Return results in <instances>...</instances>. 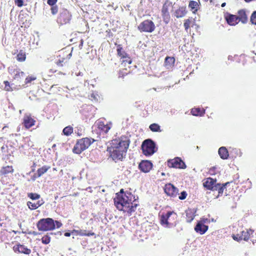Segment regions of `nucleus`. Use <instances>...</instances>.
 Returning <instances> with one entry per match:
<instances>
[{
	"mask_svg": "<svg viewBox=\"0 0 256 256\" xmlns=\"http://www.w3.org/2000/svg\"><path fill=\"white\" fill-rule=\"evenodd\" d=\"M190 113L194 116H202L205 114V110L203 108H194L191 110Z\"/></svg>",
	"mask_w": 256,
	"mask_h": 256,
	"instance_id": "31",
	"label": "nucleus"
},
{
	"mask_svg": "<svg viewBox=\"0 0 256 256\" xmlns=\"http://www.w3.org/2000/svg\"><path fill=\"white\" fill-rule=\"evenodd\" d=\"M57 1L58 0H48L47 3L48 5L53 6V5H55Z\"/></svg>",
	"mask_w": 256,
	"mask_h": 256,
	"instance_id": "50",
	"label": "nucleus"
},
{
	"mask_svg": "<svg viewBox=\"0 0 256 256\" xmlns=\"http://www.w3.org/2000/svg\"><path fill=\"white\" fill-rule=\"evenodd\" d=\"M95 141L96 140L94 138L87 137L78 140L72 149V152L74 154H80Z\"/></svg>",
	"mask_w": 256,
	"mask_h": 256,
	"instance_id": "3",
	"label": "nucleus"
},
{
	"mask_svg": "<svg viewBox=\"0 0 256 256\" xmlns=\"http://www.w3.org/2000/svg\"><path fill=\"white\" fill-rule=\"evenodd\" d=\"M224 18L230 26H236L239 22L237 16L230 13H226L224 15Z\"/></svg>",
	"mask_w": 256,
	"mask_h": 256,
	"instance_id": "17",
	"label": "nucleus"
},
{
	"mask_svg": "<svg viewBox=\"0 0 256 256\" xmlns=\"http://www.w3.org/2000/svg\"><path fill=\"white\" fill-rule=\"evenodd\" d=\"M237 18L239 22L245 24L248 21V18L246 12V10L244 9H241L238 11Z\"/></svg>",
	"mask_w": 256,
	"mask_h": 256,
	"instance_id": "20",
	"label": "nucleus"
},
{
	"mask_svg": "<svg viewBox=\"0 0 256 256\" xmlns=\"http://www.w3.org/2000/svg\"><path fill=\"white\" fill-rule=\"evenodd\" d=\"M16 60L20 62H23L26 59V54L23 50H20L16 56Z\"/></svg>",
	"mask_w": 256,
	"mask_h": 256,
	"instance_id": "34",
	"label": "nucleus"
},
{
	"mask_svg": "<svg viewBox=\"0 0 256 256\" xmlns=\"http://www.w3.org/2000/svg\"><path fill=\"white\" fill-rule=\"evenodd\" d=\"M204 2H208V1H210V2H212V0H203Z\"/></svg>",
	"mask_w": 256,
	"mask_h": 256,
	"instance_id": "57",
	"label": "nucleus"
},
{
	"mask_svg": "<svg viewBox=\"0 0 256 256\" xmlns=\"http://www.w3.org/2000/svg\"><path fill=\"white\" fill-rule=\"evenodd\" d=\"M122 58L123 59V62L128 63V64H130L132 63V59L128 54H126V56Z\"/></svg>",
	"mask_w": 256,
	"mask_h": 256,
	"instance_id": "45",
	"label": "nucleus"
},
{
	"mask_svg": "<svg viewBox=\"0 0 256 256\" xmlns=\"http://www.w3.org/2000/svg\"><path fill=\"white\" fill-rule=\"evenodd\" d=\"M55 146H56V144H54L52 146V148H54V147H55Z\"/></svg>",
	"mask_w": 256,
	"mask_h": 256,
	"instance_id": "61",
	"label": "nucleus"
},
{
	"mask_svg": "<svg viewBox=\"0 0 256 256\" xmlns=\"http://www.w3.org/2000/svg\"><path fill=\"white\" fill-rule=\"evenodd\" d=\"M32 234H33L34 235H36V234H37V233H36V232H32Z\"/></svg>",
	"mask_w": 256,
	"mask_h": 256,
	"instance_id": "60",
	"label": "nucleus"
},
{
	"mask_svg": "<svg viewBox=\"0 0 256 256\" xmlns=\"http://www.w3.org/2000/svg\"><path fill=\"white\" fill-rule=\"evenodd\" d=\"M195 23V20L192 17H190L187 19L184 20V26L185 30L188 32V30L190 28L192 27Z\"/></svg>",
	"mask_w": 256,
	"mask_h": 256,
	"instance_id": "28",
	"label": "nucleus"
},
{
	"mask_svg": "<svg viewBox=\"0 0 256 256\" xmlns=\"http://www.w3.org/2000/svg\"><path fill=\"white\" fill-rule=\"evenodd\" d=\"M176 216V214L173 211L163 214L160 216V224L165 228H170L174 223Z\"/></svg>",
	"mask_w": 256,
	"mask_h": 256,
	"instance_id": "5",
	"label": "nucleus"
},
{
	"mask_svg": "<svg viewBox=\"0 0 256 256\" xmlns=\"http://www.w3.org/2000/svg\"><path fill=\"white\" fill-rule=\"evenodd\" d=\"M4 90L6 92H12L15 90L16 88H15L12 87L13 84H10V82L8 80H4Z\"/></svg>",
	"mask_w": 256,
	"mask_h": 256,
	"instance_id": "36",
	"label": "nucleus"
},
{
	"mask_svg": "<svg viewBox=\"0 0 256 256\" xmlns=\"http://www.w3.org/2000/svg\"><path fill=\"white\" fill-rule=\"evenodd\" d=\"M13 250L16 253H20L28 255H29L32 252V250L30 248L20 244L14 246H13Z\"/></svg>",
	"mask_w": 256,
	"mask_h": 256,
	"instance_id": "15",
	"label": "nucleus"
},
{
	"mask_svg": "<svg viewBox=\"0 0 256 256\" xmlns=\"http://www.w3.org/2000/svg\"><path fill=\"white\" fill-rule=\"evenodd\" d=\"M130 140L125 136L112 140L107 148L109 156L115 162L122 161L126 156Z\"/></svg>",
	"mask_w": 256,
	"mask_h": 256,
	"instance_id": "2",
	"label": "nucleus"
},
{
	"mask_svg": "<svg viewBox=\"0 0 256 256\" xmlns=\"http://www.w3.org/2000/svg\"><path fill=\"white\" fill-rule=\"evenodd\" d=\"M54 224H55V228L56 227L57 228H60L62 225V223L58 221V220H55Z\"/></svg>",
	"mask_w": 256,
	"mask_h": 256,
	"instance_id": "51",
	"label": "nucleus"
},
{
	"mask_svg": "<svg viewBox=\"0 0 256 256\" xmlns=\"http://www.w3.org/2000/svg\"><path fill=\"white\" fill-rule=\"evenodd\" d=\"M72 233H74L76 236H95L94 232L92 231L87 232L86 230H72Z\"/></svg>",
	"mask_w": 256,
	"mask_h": 256,
	"instance_id": "24",
	"label": "nucleus"
},
{
	"mask_svg": "<svg viewBox=\"0 0 256 256\" xmlns=\"http://www.w3.org/2000/svg\"><path fill=\"white\" fill-rule=\"evenodd\" d=\"M98 128L101 132L106 134L111 128V124L105 123L104 121L99 120L98 123Z\"/></svg>",
	"mask_w": 256,
	"mask_h": 256,
	"instance_id": "22",
	"label": "nucleus"
},
{
	"mask_svg": "<svg viewBox=\"0 0 256 256\" xmlns=\"http://www.w3.org/2000/svg\"><path fill=\"white\" fill-rule=\"evenodd\" d=\"M14 4L18 7H22L24 6V1L23 0H14Z\"/></svg>",
	"mask_w": 256,
	"mask_h": 256,
	"instance_id": "46",
	"label": "nucleus"
},
{
	"mask_svg": "<svg viewBox=\"0 0 256 256\" xmlns=\"http://www.w3.org/2000/svg\"><path fill=\"white\" fill-rule=\"evenodd\" d=\"M150 130L153 132H161L160 126L157 124L154 123L149 126Z\"/></svg>",
	"mask_w": 256,
	"mask_h": 256,
	"instance_id": "37",
	"label": "nucleus"
},
{
	"mask_svg": "<svg viewBox=\"0 0 256 256\" xmlns=\"http://www.w3.org/2000/svg\"><path fill=\"white\" fill-rule=\"evenodd\" d=\"M152 167V163L148 160H142L138 165L139 169L144 172H148Z\"/></svg>",
	"mask_w": 256,
	"mask_h": 256,
	"instance_id": "18",
	"label": "nucleus"
},
{
	"mask_svg": "<svg viewBox=\"0 0 256 256\" xmlns=\"http://www.w3.org/2000/svg\"><path fill=\"white\" fill-rule=\"evenodd\" d=\"M116 51H117L118 55L121 58L126 56V54H127L126 53V52L123 50L122 46L121 44H118L117 46Z\"/></svg>",
	"mask_w": 256,
	"mask_h": 256,
	"instance_id": "35",
	"label": "nucleus"
},
{
	"mask_svg": "<svg viewBox=\"0 0 256 256\" xmlns=\"http://www.w3.org/2000/svg\"><path fill=\"white\" fill-rule=\"evenodd\" d=\"M13 72L14 74L13 78L17 80H21L24 76V73L20 69H14Z\"/></svg>",
	"mask_w": 256,
	"mask_h": 256,
	"instance_id": "33",
	"label": "nucleus"
},
{
	"mask_svg": "<svg viewBox=\"0 0 256 256\" xmlns=\"http://www.w3.org/2000/svg\"><path fill=\"white\" fill-rule=\"evenodd\" d=\"M50 168V166H44L38 169L36 172L32 177L31 179L34 181L36 178L40 177L44 174L46 173L47 171Z\"/></svg>",
	"mask_w": 256,
	"mask_h": 256,
	"instance_id": "19",
	"label": "nucleus"
},
{
	"mask_svg": "<svg viewBox=\"0 0 256 256\" xmlns=\"http://www.w3.org/2000/svg\"><path fill=\"white\" fill-rule=\"evenodd\" d=\"M36 166V164H35V163H34V164H33V166H34H34Z\"/></svg>",
	"mask_w": 256,
	"mask_h": 256,
	"instance_id": "62",
	"label": "nucleus"
},
{
	"mask_svg": "<svg viewBox=\"0 0 256 256\" xmlns=\"http://www.w3.org/2000/svg\"><path fill=\"white\" fill-rule=\"evenodd\" d=\"M58 72V70L54 68H50L49 70V72L52 74H54Z\"/></svg>",
	"mask_w": 256,
	"mask_h": 256,
	"instance_id": "54",
	"label": "nucleus"
},
{
	"mask_svg": "<svg viewBox=\"0 0 256 256\" xmlns=\"http://www.w3.org/2000/svg\"><path fill=\"white\" fill-rule=\"evenodd\" d=\"M28 196L32 200H38L40 198V194L32 192L28 194Z\"/></svg>",
	"mask_w": 256,
	"mask_h": 256,
	"instance_id": "41",
	"label": "nucleus"
},
{
	"mask_svg": "<svg viewBox=\"0 0 256 256\" xmlns=\"http://www.w3.org/2000/svg\"><path fill=\"white\" fill-rule=\"evenodd\" d=\"M36 80V76L34 75L28 76L25 79L24 83L26 84L31 83L32 81Z\"/></svg>",
	"mask_w": 256,
	"mask_h": 256,
	"instance_id": "40",
	"label": "nucleus"
},
{
	"mask_svg": "<svg viewBox=\"0 0 256 256\" xmlns=\"http://www.w3.org/2000/svg\"><path fill=\"white\" fill-rule=\"evenodd\" d=\"M172 3L170 0H166L163 4L161 12L164 22L168 24L170 20V10L172 8Z\"/></svg>",
	"mask_w": 256,
	"mask_h": 256,
	"instance_id": "9",
	"label": "nucleus"
},
{
	"mask_svg": "<svg viewBox=\"0 0 256 256\" xmlns=\"http://www.w3.org/2000/svg\"><path fill=\"white\" fill-rule=\"evenodd\" d=\"M142 153L146 156H152L156 152V144L150 139L144 140L142 144Z\"/></svg>",
	"mask_w": 256,
	"mask_h": 256,
	"instance_id": "8",
	"label": "nucleus"
},
{
	"mask_svg": "<svg viewBox=\"0 0 256 256\" xmlns=\"http://www.w3.org/2000/svg\"><path fill=\"white\" fill-rule=\"evenodd\" d=\"M64 236L66 237L70 236V233L68 232H65Z\"/></svg>",
	"mask_w": 256,
	"mask_h": 256,
	"instance_id": "55",
	"label": "nucleus"
},
{
	"mask_svg": "<svg viewBox=\"0 0 256 256\" xmlns=\"http://www.w3.org/2000/svg\"><path fill=\"white\" fill-rule=\"evenodd\" d=\"M53 170H56V168H53Z\"/></svg>",
	"mask_w": 256,
	"mask_h": 256,
	"instance_id": "64",
	"label": "nucleus"
},
{
	"mask_svg": "<svg viewBox=\"0 0 256 256\" xmlns=\"http://www.w3.org/2000/svg\"><path fill=\"white\" fill-rule=\"evenodd\" d=\"M230 182H227L224 184H220L219 183H218L216 186H215V188H214L213 191H218V194L216 197L221 196L222 195L224 192V190L225 188V186L228 184Z\"/></svg>",
	"mask_w": 256,
	"mask_h": 256,
	"instance_id": "29",
	"label": "nucleus"
},
{
	"mask_svg": "<svg viewBox=\"0 0 256 256\" xmlns=\"http://www.w3.org/2000/svg\"><path fill=\"white\" fill-rule=\"evenodd\" d=\"M210 220V222H216V220H214V218H212V219H211V220Z\"/></svg>",
	"mask_w": 256,
	"mask_h": 256,
	"instance_id": "58",
	"label": "nucleus"
},
{
	"mask_svg": "<svg viewBox=\"0 0 256 256\" xmlns=\"http://www.w3.org/2000/svg\"><path fill=\"white\" fill-rule=\"evenodd\" d=\"M58 74H64V73H62V72H59Z\"/></svg>",
	"mask_w": 256,
	"mask_h": 256,
	"instance_id": "59",
	"label": "nucleus"
},
{
	"mask_svg": "<svg viewBox=\"0 0 256 256\" xmlns=\"http://www.w3.org/2000/svg\"><path fill=\"white\" fill-rule=\"evenodd\" d=\"M36 120L30 114H26L22 119V124L26 129H29L35 125Z\"/></svg>",
	"mask_w": 256,
	"mask_h": 256,
	"instance_id": "14",
	"label": "nucleus"
},
{
	"mask_svg": "<svg viewBox=\"0 0 256 256\" xmlns=\"http://www.w3.org/2000/svg\"><path fill=\"white\" fill-rule=\"evenodd\" d=\"M253 232L254 230L251 229L243 230L242 228H240V230H237V234H232V236L234 240L237 242H240L242 240L248 241Z\"/></svg>",
	"mask_w": 256,
	"mask_h": 256,
	"instance_id": "7",
	"label": "nucleus"
},
{
	"mask_svg": "<svg viewBox=\"0 0 256 256\" xmlns=\"http://www.w3.org/2000/svg\"><path fill=\"white\" fill-rule=\"evenodd\" d=\"M8 148V146H2L1 148V150L2 152H6V150H7Z\"/></svg>",
	"mask_w": 256,
	"mask_h": 256,
	"instance_id": "52",
	"label": "nucleus"
},
{
	"mask_svg": "<svg viewBox=\"0 0 256 256\" xmlns=\"http://www.w3.org/2000/svg\"><path fill=\"white\" fill-rule=\"evenodd\" d=\"M114 201L116 208L118 210L122 211L128 216H130L135 212L139 206V202L136 196L130 192H124L123 189H121L116 194Z\"/></svg>",
	"mask_w": 256,
	"mask_h": 256,
	"instance_id": "1",
	"label": "nucleus"
},
{
	"mask_svg": "<svg viewBox=\"0 0 256 256\" xmlns=\"http://www.w3.org/2000/svg\"><path fill=\"white\" fill-rule=\"evenodd\" d=\"M72 54V50L63 48L58 52L56 64L59 67H62L70 59Z\"/></svg>",
	"mask_w": 256,
	"mask_h": 256,
	"instance_id": "6",
	"label": "nucleus"
},
{
	"mask_svg": "<svg viewBox=\"0 0 256 256\" xmlns=\"http://www.w3.org/2000/svg\"><path fill=\"white\" fill-rule=\"evenodd\" d=\"M34 168H33V169H32V172H34Z\"/></svg>",
	"mask_w": 256,
	"mask_h": 256,
	"instance_id": "63",
	"label": "nucleus"
},
{
	"mask_svg": "<svg viewBox=\"0 0 256 256\" xmlns=\"http://www.w3.org/2000/svg\"><path fill=\"white\" fill-rule=\"evenodd\" d=\"M187 14V10L186 9V7L184 6H179L178 8H177L174 12V16L178 18H181Z\"/></svg>",
	"mask_w": 256,
	"mask_h": 256,
	"instance_id": "23",
	"label": "nucleus"
},
{
	"mask_svg": "<svg viewBox=\"0 0 256 256\" xmlns=\"http://www.w3.org/2000/svg\"><path fill=\"white\" fill-rule=\"evenodd\" d=\"M14 172V169L12 166H2L0 170V174L2 176H6L8 174H12Z\"/></svg>",
	"mask_w": 256,
	"mask_h": 256,
	"instance_id": "30",
	"label": "nucleus"
},
{
	"mask_svg": "<svg viewBox=\"0 0 256 256\" xmlns=\"http://www.w3.org/2000/svg\"><path fill=\"white\" fill-rule=\"evenodd\" d=\"M36 227L39 231L47 232L55 229L54 220L52 218H44L36 223Z\"/></svg>",
	"mask_w": 256,
	"mask_h": 256,
	"instance_id": "4",
	"label": "nucleus"
},
{
	"mask_svg": "<svg viewBox=\"0 0 256 256\" xmlns=\"http://www.w3.org/2000/svg\"><path fill=\"white\" fill-rule=\"evenodd\" d=\"M201 222H202L204 224L205 223H209L210 222V219H208L207 218H202L199 221Z\"/></svg>",
	"mask_w": 256,
	"mask_h": 256,
	"instance_id": "49",
	"label": "nucleus"
},
{
	"mask_svg": "<svg viewBox=\"0 0 256 256\" xmlns=\"http://www.w3.org/2000/svg\"><path fill=\"white\" fill-rule=\"evenodd\" d=\"M51 240V238L50 236V234H47L44 236H43L42 238V244H48Z\"/></svg>",
	"mask_w": 256,
	"mask_h": 256,
	"instance_id": "39",
	"label": "nucleus"
},
{
	"mask_svg": "<svg viewBox=\"0 0 256 256\" xmlns=\"http://www.w3.org/2000/svg\"><path fill=\"white\" fill-rule=\"evenodd\" d=\"M124 70L127 71L126 69L120 70L119 72V77L124 78V76L128 74L126 72H124Z\"/></svg>",
	"mask_w": 256,
	"mask_h": 256,
	"instance_id": "48",
	"label": "nucleus"
},
{
	"mask_svg": "<svg viewBox=\"0 0 256 256\" xmlns=\"http://www.w3.org/2000/svg\"><path fill=\"white\" fill-rule=\"evenodd\" d=\"M208 226L204 224L202 222H198L194 227V230L200 234H204L208 230Z\"/></svg>",
	"mask_w": 256,
	"mask_h": 256,
	"instance_id": "21",
	"label": "nucleus"
},
{
	"mask_svg": "<svg viewBox=\"0 0 256 256\" xmlns=\"http://www.w3.org/2000/svg\"><path fill=\"white\" fill-rule=\"evenodd\" d=\"M72 19V14L70 12L64 8L62 10L57 18L56 22L60 26L69 24Z\"/></svg>",
	"mask_w": 256,
	"mask_h": 256,
	"instance_id": "11",
	"label": "nucleus"
},
{
	"mask_svg": "<svg viewBox=\"0 0 256 256\" xmlns=\"http://www.w3.org/2000/svg\"><path fill=\"white\" fill-rule=\"evenodd\" d=\"M250 22L252 24L256 25V10L252 12L250 17Z\"/></svg>",
	"mask_w": 256,
	"mask_h": 256,
	"instance_id": "42",
	"label": "nucleus"
},
{
	"mask_svg": "<svg viewBox=\"0 0 256 256\" xmlns=\"http://www.w3.org/2000/svg\"><path fill=\"white\" fill-rule=\"evenodd\" d=\"M218 154L221 158L226 160L228 158L229 154L228 150L226 147H220L218 150Z\"/></svg>",
	"mask_w": 256,
	"mask_h": 256,
	"instance_id": "32",
	"label": "nucleus"
},
{
	"mask_svg": "<svg viewBox=\"0 0 256 256\" xmlns=\"http://www.w3.org/2000/svg\"><path fill=\"white\" fill-rule=\"evenodd\" d=\"M73 132V128L72 126L65 127L62 130V133L66 136H70Z\"/></svg>",
	"mask_w": 256,
	"mask_h": 256,
	"instance_id": "38",
	"label": "nucleus"
},
{
	"mask_svg": "<svg viewBox=\"0 0 256 256\" xmlns=\"http://www.w3.org/2000/svg\"><path fill=\"white\" fill-rule=\"evenodd\" d=\"M216 180L212 178H208L203 183L204 186L207 190H212L217 184Z\"/></svg>",
	"mask_w": 256,
	"mask_h": 256,
	"instance_id": "16",
	"label": "nucleus"
},
{
	"mask_svg": "<svg viewBox=\"0 0 256 256\" xmlns=\"http://www.w3.org/2000/svg\"><path fill=\"white\" fill-rule=\"evenodd\" d=\"M196 211L193 208H188L185 211L186 214V220L188 222H190L195 217Z\"/></svg>",
	"mask_w": 256,
	"mask_h": 256,
	"instance_id": "26",
	"label": "nucleus"
},
{
	"mask_svg": "<svg viewBox=\"0 0 256 256\" xmlns=\"http://www.w3.org/2000/svg\"><path fill=\"white\" fill-rule=\"evenodd\" d=\"M186 196H187L186 192V191H183L180 193V196H179L178 198L180 200H184L186 198Z\"/></svg>",
	"mask_w": 256,
	"mask_h": 256,
	"instance_id": "47",
	"label": "nucleus"
},
{
	"mask_svg": "<svg viewBox=\"0 0 256 256\" xmlns=\"http://www.w3.org/2000/svg\"><path fill=\"white\" fill-rule=\"evenodd\" d=\"M164 192L167 196L172 198H176L178 194V188L170 183L166 184Z\"/></svg>",
	"mask_w": 256,
	"mask_h": 256,
	"instance_id": "13",
	"label": "nucleus"
},
{
	"mask_svg": "<svg viewBox=\"0 0 256 256\" xmlns=\"http://www.w3.org/2000/svg\"><path fill=\"white\" fill-rule=\"evenodd\" d=\"M226 5V3L224 2L222 4L221 6H222V7H224V6H225Z\"/></svg>",
	"mask_w": 256,
	"mask_h": 256,
	"instance_id": "56",
	"label": "nucleus"
},
{
	"mask_svg": "<svg viewBox=\"0 0 256 256\" xmlns=\"http://www.w3.org/2000/svg\"><path fill=\"white\" fill-rule=\"evenodd\" d=\"M84 42V40L82 39H81L80 44H79V46H78V48L80 50L82 48Z\"/></svg>",
	"mask_w": 256,
	"mask_h": 256,
	"instance_id": "53",
	"label": "nucleus"
},
{
	"mask_svg": "<svg viewBox=\"0 0 256 256\" xmlns=\"http://www.w3.org/2000/svg\"><path fill=\"white\" fill-rule=\"evenodd\" d=\"M174 62V59L173 57L166 56L165 58L166 64H172Z\"/></svg>",
	"mask_w": 256,
	"mask_h": 256,
	"instance_id": "43",
	"label": "nucleus"
},
{
	"mask_svg": "<svg viewBox=\"0 0 256 256\" xmlns=\"http://www.w3.org/2000/svg\"><path fill=\"white\" fill-rule=\"evenodd\" d=\"M188 8L192 14H196L200 8V5L196 1L190 0L188 4Z\"/></svg>",
	"mask_w": 256,
	"mask_h": 256,
	"instance_id": "27",
	"label": "nucleus"
},
{
	"mask_svg": "<svg viewBox=\"0 0 256 256\" xmlns=\"http://www.w3.org/2000/svg\"><path fill=\"white\" fill-rule=\"evenodd\" d=\"M156 28L154 22L150 20H146L140 24L138 26V29L141 32H153Z\"/></svg>",
	"mask_w": 256,
	"mask_h": 256,
	"instance_id": "10",
	"label": "nucleus"
},
{
	"mask_svg": "<svg viewBox=\"0 0 256 256\" xmlns=\"http://www.w3.org/2000/svg\"><path fill=\"white\" fill-rule=\"evenodd\" d=\"M52 14L55 15L58 12V6L56 5H53L50 8Z\"/></svg>",
	"mask_w": 256,
	"mask_h": 256,
	"instance_id": "44",
	"label": "nucleus"
},
{
	"mask_svg": "<svg viewBox=\"0 0 256 256\" xmlns=\"http://www.w3.org/2000/svg\"><path fill=\"white\" fill-rule=\"evenodd\" d=\"M168 166L170 168L180 169H185L186 168L184 162L179 157H176L172 160H168Z\"/></svg>",
	"mask_w": 256,
	"mask_h": 256,
	"instance_id": "12",
	"label": "nucleus"
},
{
	"mask_svg": "<svg viewBox=\"0 0 256 256\" xmlns=\"http://www.w3.org/2000/svg\"><path fill=\"white\" fill-rule=\"evenodd\" d=\"M43 199L38 200L36 202H28L27 206L30 210H34L42 206L44 204Z\"/></svg>",
	"mask_w": 256,
	"mask_h": 256,
	"instance_id": "25",
	"label": "nucleus"
}]
</instances>
